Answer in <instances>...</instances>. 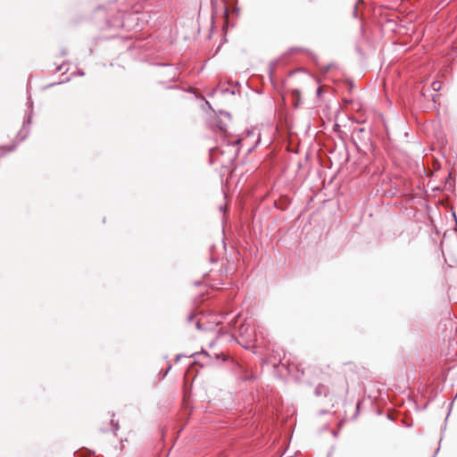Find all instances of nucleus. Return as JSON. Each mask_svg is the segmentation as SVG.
Returning a JSON list of instances; mask_svg holds the SVG:
<instances>
[{"instance_id":"f8f14e48","label":"nucleus","mask_w":457,"mask_h":457,"mask_svg":"<svg viewBox=\"0 0 457 457\" xmlns=\"http://www.w3.org/2000/svg\"><path fill=\"white\" fill-rule=\"evenodd\" d=\"M170 370V367H168V369L166 370L164 375H166Z\"/></svg>"},{"instance_id":"6e6552de","label":"nucleus","mask_w":457,"mask_h":457,"mask_svg":"<svg viewBox=\"0 0 457 457\" xmlns=\"http://www.w3.org/2000/svg\"><path fill=\"white\" fill-rule=\"evenodd\" d=\"M224 14H225L226 19L228 20V9L226 7L224 8Z\"/></svg>"},{"instance_id":"f03ea898","label":"nucleus","mask_w":457,"mask_h":457,"mask_svg":"<svg viewBox=\"0 0 457 457\" xmlns=\"http://www.w3.org/2000/svg\"><path fill=\"white\" fill-rule=\"evenodd\" d=\"M162 75L169 77L170 80H175L179 76L178 69L172 66L164 65Z\"/></svg>"},{"instance_id":"f257e3e1","label":"nucleus","mask_w":457,"mask_h":457,"mask_svg":"<svg viewBox=\"0 0 457 457\" xmlns=\"http://www.w3.org/2000/svg\"><path fill=\"white\" fill-rule=\"evenodd\" d=\"M274 355L270 358V362L274 366L278 367L279 365L286 366L283 362V360L286 358V353L283 349L278 347V349L273 350Z\"/></svg>"},{"instance_id":"9d476101","label":"nucleus","mask_w":457,"mask_h":457,"mask_svg":"<svg viewBox=\"0 0 457 457\" xmlns=\"http://www.w3.org/2000/svg\"><path fill=\"white\" fill-rule=\"evenodd\" d=\"M220 212H224L225 211V206L220 205Z\"/></svg>"},{"instance_id":"1a4fd4ad","label":"nucleus","mask_w":457,"mask_h":457,"mask_svg":"<svg viewBox=\"0 0 457 457\" xmlns=\"http://www.w3.org/2000/svg\"><path fill=\"white\" fill-rule=\"evenodd\" d=\"M14 148H15V145H12V146H11L10 148H8V149H7V151H8V152H11V151H12Z\"/></svg>"},{"instance_id":"ddd939ff","label":"nucleus","mask_w":457,"mask_h":457,"mask_svg":"<svg viewBox=\"0 0 457 457\" xmlns=\"http://www.w3.org/2000/svg\"><path fill=\"white\" fill-rule=\"evenodd\" d=\"M28 104H29V106H31V105H32V103H31L30 99H29V101H28Z\"/></svg>"},{"instance_id":"39448f33","label":"nucleus","mask_w":457,"mask_h":457,"mask_svg":"<svg viewBox=\"0 0 457 457\" xmlns=\"http://www.w3.org/2000/svg\"><path fill=\"white\" fill-rule=\"evenodd\" d=\"M196 328H197L198 329H203V330H207V329H211V328H204V327H203V324H202V322H201V320H197V322H196Z\"/></svg>"},{"instance_id":"9b49d317","label":"nucleus","mask_w":457,"mask_h":457,"mask_svg":"<svg viewBox=\"0 0 457 457\" xmlns=\"http://www.w3.org/2000/svg\"><path fill=\"white\" fill-rule=\"evenodd\" d=\"M26 123H28V124L30 123V119L29 118L26 121H24V125H26Z\"/></svg>"},{"instance_id":"423d86ee","label":"nucleus","mask_w":457,"mask_h":457,"mask_svg":"<svg viewBox=\"0 0 457 457\" xmlns=\"http://www.w3.org/2000/svg\"><path fill=\"white\" fill-rule=\"evenodd\" d=\"M111 422H112V425L113 426V430H114V431H117V430L119 429V425H118V423H114V420H112V421H111Z\"/></svg>"},{"instance_id":"20e7f679","label":"nucleus","mask_w":457,"mask_h":457,"mask_svg":"<svg viewBox=\"0 0 457 457\" xmlns=\"http://www.w3.org/2000/svg\"><path fill=\"white\" fill-rule=\"evenodd\" d=\"M431 87L434 91H439L441 89V83L439 81H434L431 84Z\"/></svg>"},{"instance_id":"0eeeda50","label":"nucleus","mask_w":457,"mask_h":457,"mask_svg":"<svg viewBox=\"0 0 457 457\" xmlns=\"http://www.w3.org/2000/svg\"><path fill=\"white\" fill-rule=\"evenodd\" d=\"M320 69H321L324 72H327V71L329 70V66L320 67Z\"/></svg>"},{"instance_id":"7ed1b4c3","label":"nucleus","mask_w":457,"mask_h":457,"mask_svg":"<svg viewBox=\"0 0 457 457\" xmlns=\"http://www.w3.org/2000/svg\"><path fill=\"white\" fill-rule=\"evenodd\" d=\"M314 393L317 396L320 395H327V388L325 386L319 384L314 390Z\"/></svg>"},{"instance_id":"4468645a","label":"nucleus","mask_w":457,"mask_h":457,"mask_svg":"<svg viewBox=\"0 0 457 457\" xmlns=\"http://www.w3.org/2000/svg\"><path fill=\"white\" fill-rule=\"evenodd\" d=\"M57 71H62V66L58 67Z\"/></svg>"}]
</instances>
